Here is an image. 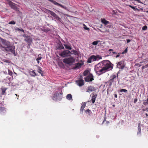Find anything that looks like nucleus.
Listing matches in <instances>:
<instances>
[{
  "mask_svg": "<svg viewBox=\"0 0 148 148\" xmlns=\"http://www.w3.org/2000/svg\"><path fill=\"white\" fill-rule=\"evenodd\" d=\"M46 11L48 13H50L51 15L54 17L57 20L60 21L61 18L54 12L49 10L47 9Z\"/></svg>",
  "mask_w": 148,
  "mask_h": 148,
  "instance_id": "obj_8",
  "label": "nucleus"
},
{
  "mask_svg": "<svg viewBox=\"0 0 148 148\" xmlns=\"http://www.w3.org/2000/svg\"><path fill=\"white\" fill-rule=\"evenodd\" d=\"M41 59H42V58L38 57L37 58H36V60H41Z\"/></svg>",
  "mask_w": 148,
  "mask_h": 148,
  "instance_id": "obj_45",
  "label": "nucleus"
},
{
  "mask_svg": "<svg viewBox=\"0 0 148 148\" xmlns=\"http://www.w3.org/2000/svg\"><path fill=\"white\" fill-rule=\"evenodd\" d=\"M7 89V88H3L1 89L2 91V95H6V93L5 92V91Z\"/></svg>",
  "mask_w": 148,
  "mask_h": 148,
  "instance_id": "obj_27",
  "label": "nucleus"
},
{
  "mask_svg": "<svg viewBox=\"0 0 148 148\" xmlns=\"http://www.w3.org/2000/svg\"><path fill=\"white\" fill-rule=\"evenodd\" d=\"M30 75L33 76L35 77L36 75V73L34 71H31L29 72Z\"/></svg>",
  "mask_w": 148,
  "mask_h": 148,
  "instance_id": "obj_28",
  "label": "nucleus"
},
{
  "mask_svg": "<svg viewBox=\"0 0 148 148\" xmlns=\"http://www.w3.org/2000/svg\"><path fill=\"white\" fill-rule=\"evenodd\" d=\"M119 54L117 55L116 56V58L118 57L119 56Z\"/></svg>",
  "mask_w": 148,
  "mask_h": 148,
  "instance_id": "obj_58",
  "label": "nucleus"
},
{
  "mask_svg": "<svg viewBox=\"0 0 148 148\" xmlns=\"http://www.w3.org/2000/svg\"><path fill=\"white\" fill-rule=\"evenodd\" d=\"M37 71L39 73H40L41 74V75L42 76H43V72L42 71V70H41V68L39 66H38V67Z\"/></svg>",
  "mask_w": 148,
  "mask_h": 148,
  "instance_id": "obj_22",
  "label": "nucleus"
},
{
  "mask_svg": "<svg viewBox=\"0 0 148 148\" xmlns=\"http://www.w3.org/2000/svg\"><path fill=\"white\" fill-rule=\"evenodd\" d=\"M58 6H60V7H61L64 8V9L66 10H68V9L65 6H64L63 5H62L61 4H60L59 3L58 4Z\"/></svg>",
  "mask_w": 148,
  "mask_h": 148,
  "instance_id": "obj_32",
  "label": "nucleus"
},
{
  "mask_svg": "<svg viewBox=\"0 0 148 148\" xmlns=\"http://www.w3.org/2000/svg\"><path fill=\"white\" fill-rule=\"evenodd\" d=\"M72 52L75 55H76L77 54V51L74 50H73L72 51Z\"/></svg>",
  "mask_w": 148,
  "mask_h": 148,
  "instance_id": "obj_42",
  "label": "nucleus"
},
{
  "mask_svg": "<svg viewBox=\"0 0 148 148\" xmlns=\"http://www.w3.org/2000/svg\"><path fill=\"white\" fill-rule=\"evenodd\" d=\"M8 4L13 9H16V7L15 6V4L12 2L9 1H8Z\"/></svg>",
  "mask_w": 148,
  "mask_h": 148,
  "instance_id": "obj_17",
  "label": "nucleus"
},
{
  "mask_svg": "<svg viewBox=\"0 0 148 148\" xmlns=\"http://www.w3.org/2000/svg\"><path fill=\"white\" fill-rule=\"evenodd\" d=\"M37 63L39 64L40 62L39 61V60H37Z\"/></svg>",
  "mask_w": 148,
  "mask_h": 148,
  "instance_id": "obj_60",
  "label": "nucleus"
},
{
  "mask_svg": "<svg viewBox=\"0 0 148 148\" xmlns=\"http://www.w3.org/2000/svg\"><path fill=\"white\" fill-rule=\"evenodd\" d=\"M129 6L131 8H132L135 11L138 10V9L136 8V6L134 7L131 5H129Z\"/></svg>",
  "mask_w": 148,
  "mask_h": 148,
  "instance_id": "obj_34",
  "label": "nucleus"
},
{
  "mask_svg": "<svg viewBox=\"0 0 148 148\" xmlns=\"http://www.w3.org/2000/svg\"><path fill=\"white\" fill-rule=\"evenodd\" d=\"M92 98L91 99V101L93 103H95V101L96 98H97V95L96 93L95 92L92 93Z\"/></svg>",
  "mask_w": 148,
  "mask_h": 148,
  "instance_id": "obj_14",
  "label": "nucleus"
},
{
  "mask_svg": "<svg viewBox=\"0 0 148 148\" xmlns=\"http://www.w3.org/2000/svg\"><path fill=\"white\" fill-rule=\"evenodd\" d=\"M145 114L146 117H147V116H148V114H147V113H146Z\"/></svg>",
  "mask_w": 148,
  "mask_h": 148,
  "instance_id": "obj_59",
  "label": "nucleus"
},
{
  "mask_svg": "<svg viewBox=\"0 0 148 148\" xmlns=\"http://www.w3.org/2000/svg\"><path fill=\"white\" fill-rule=\"evenodd\" d=\"M96 90L95 88L93 86H88L86 92H91Z\"/></svg>",
  "mask_w": 148,
  "mask_h": 148,
  "instance_id": "obj_16",
  "label": "nucleus"
},
{
  "mask_svg": "<svg viewBox=\"0 0 148 148\" xmlns=\"http://www.w3.org/2000/svg\"><path fill=\"white\" fill-rule=\"evenodd\" d=\"M15 30L16 31H21V32H23V33H24V30L22 29H21H21L18 28V27H16V28H15Z\"/></svg>",
  "mask_w": 148,
  "mask_h": 148,
  "instance_id": "obj_31",
  "label": "nucleus"
},
{
  "mask_svg": "<svg viewBox=\"0 0 148 148\" xmlns=\"http://www.w3.org/2000/svg\"><path fill=\"white\" fill-rule=\"evenodd\" d=\"M148 103V98L146 100H145L143 103V104L145 105H147Z\"/></svg>",
  "mask_w": 148,
  "mask_h": 148,
  "instance_id": "obj_37",
  "label": "nucleus"
},
{
  "mask_svg": "<svg viewBox=\"0 0 148 148\" xmlns=\"http://www.w3.org/2000/svg\"><path fill=\"white\" fill-rule=\"evenodd\" d=\"M60 95H62V93H60Z\"/></svg>",
  "mask_w": 148,
  "mask_h": 148,
  "instance_id": "obj_63",
  "label": "nucleus"
},
{
  "mask_svg": "<svg viewBox=\"0 0 148 148\" xmlns=\"http://www.w3.org/2000/svg\"><path fill=\"white\" fill-rule=\"evenodd\" d=\"M6 108L4 107H0V114L4 115L6 112Z\"/></svg>",
  "mask_w": 148,
  "mask_h": 148,
  "instance_id": "obj_15",
  "label": "nucleus"
},
{
  "mask_svg": "<svg viewBox=\"0 0 148 148\" xmlns=\"http://www.w3.org/2000/svg\"><path fill=\"white\" fill-rule=\"evenodd\" d=\"M101 64L100 62L95 66V71L96 73L99 76L105 73Z\"/></svg>",
  "mask_w": 148,
  "mask_h": 148,
  "instance_id": "obj_3",
  "label": "nucleus"
},
{
  "mask_svg": "<svg viewBox=\"0 0 148 148\" xmlns=\"http://www.w3.org/2000/svg\"><path fill=\"white\" fill-rule=\"evenodd\" d=\"M147 64L146 65V66H143V68H146V67H147L146 66H147Z\"/></svg>",
  "mask_w": 148,
  "mask_h": 148,
  "instance_id": "obj_57",
  "label": "nucleus"
},
{
  "mask_svg": "<svg viewBox=\"0 0 148 148\" xmlns=\"http://www.w3.org/2000/svg\"><path fill=\"white\" fill-rule=\"evenodd\" d=\"M58 6H60V7H61L64 8V9L66 10H68V9L65 6H64L63 5H62L61 4H60L59 3L58 4Z\"/></svg>",
  "mask_w": 148,
  "mask_h": 148,
  "instance_id": "obj_33",
  "label": "nucleus"
},
{
  "mask_svg": "<svg viewBox=\"0 0 148 148\" xmlns=\"http://www.w3.org/2000/svg\"><path fill=\"white\" fill-rule=\"evenodd\" d=\"M104 73L111 70L113 68V65L108 60H105L101 62Z\"/></svg>",
  "mask_w": 148,
  "mask_h": 148,
  "instance_id": "obj_1",
  "label": "nucleus"
},
{
  "mask_svg": "<svg viewBox=\"0 0 148 148\" xmlns=\"http://www.w3.org/2000/svg\"><path fill=\"white\" fill-rule=\"evenodd\" d=\"M66 98L69 100H72V96L71 94H68L66 96Z\"/></svg>",
  "mask_w": 148,
  "mask_h": 148,
  "instance_id": "obj_24",
  "label": "nucleus"
},
{
  "mask_svg": "<svg viewBox=\"0 0 148 148\" xmlns=\"http://www.w3.org/2000/svg\"><path fill=\"white\" fill-rule=\"evenodd\" d=\"M119 92H127V90L125 89H122L119 90Z\"/></svg>",
  "mask_w": 148,
  "mask_h": 148,
  "instance_id": "obj_39",
  "label": "nucleus"
},
{
  "mask_svg": "<svg viewBox=\"0 0 148 148\" xmlns=\"http://www.w3.org/2000/svg\"><path fill=\"white\" fill-rule=\"evenodd\" d=\"M110 26H109V25L108 26V25L107 26V27H110Z\"/></svg>",
  "mask_w": 148,
  "mask_h": 148,
  "instance_id": "obj_62",
  "label": "nucleus"
},
{
  "mask_svg": "<svg viewBox=\"0 0 148 148\" xmlns=\"http://www.w3.org/2000/svg\"><path fill=\"white\" fill-rule=\"evenodd\" d=\"M4 62L8 63H10V61L7 60H5L4 61Z\"/></svg>",
  "mask_w": 148,
  "mask_h": 148,
  "instance_id": "obj_44",
  "label": "nucleus"
},
{
  "mask_svg": "<svg viewBox=\"0 0 148 148\" xmlns=\"http://www.w3.org/2000/svg\"><path fill=\"white\" fill-rule=\"evenodd\" d=\"M8 24H13V25H14L15 24V22L14 21H12L9 22L8 23Z\"/></svg>",
  "mask_w": 148,
  "mask_h": 148,
  "instance_id": "obj_40",
  "label": "nucleus"
},
{
  "mask_svg": "<svg viewBox=\"0 0 148 148\" xmlns=\"http://www.w3.org/2000/svg\"><path fill=\"white\" fill-rule=\"evenodd\" d=\"M142 110L143 112L145 111L146 110L147 111V112L148 111V110L147 109H143Z\"/></svg>",
  "mask_w": 148,
  "mask_h": 148,
  "instance_id": "obj_51",
  "label": "nucleus"
},
{
  "mask_svg": "<svg viewBox=\"0 0 148 148\" xmlns=\"http://www.w3.org/2000/svg\"><path fill=\"white\" fill-rule=\"evenodd\" d=\"M10 45V42L3 39H1L0 41V47L4 49V50Z\"/></svg>",
  "mask_w": 148,
  "mask_h": 148,
  "instance_id": "obj_5",
  "label": "nucleus"
},
{
  "mask_svg": "<svg viewBox=\"0 0 148 148\" xmlns=\"http://www.w3.org/2000/svg\"><path fill=\"white\" fill-rule=\"evenodd\" d=\"M134 0L135 1H137L138 3L140 2V0Z\"/></svg>",
  "mask_w": 148,
  "mask_h": 148,
  "instance_id": "obj_54",
  "label": "nucleus"
},
{
  "mask_svg": "<svg viewBox=\"0 0 148 148\" xmlns=\"http://www.w3.org/2000/svg\"><path fill=\"white\" fill-rule=\"evenodd\" d=\"M100 41L99 40L95 41L93 42L92 44L94 45H97L98 44V43Z\"/></svg>",
  "mask_w": 148,
  "mask_h": 148,
  "instance_id": "obj_35",
  "label": "nucleus"
},
{
  "mask_svg": "<svg viewBox=\"0 0 148 148\" xmlns=\"http://www.w3.org/2000/svg\"><path fill=\"white\" fill-rule=\"evenodd\" d=\"M75 60V59L72 57H70L67 58H65L63 60V62L64 63L70 64L73 63Z\"/></svg>",
  "mask_w": 148,
  "mask_h": 148,
  "instance_id": "obj_6",
  "label": "nucleus"
},
{
  "mask_svg": "<svg viewBox=\"0 0 148 148\" xmlns=\"http://www.w3.org/2000/svg\"><path fill=\"white\" fill-rule=\"evenodd\" d=\"M60 48L62 49H64V47L62 45L60 46Z\"/></svg>",
  "mask_w": 148,
  "mask_h": 148,
  "instance_id": "obj_49",
  "label": "nucleus"
},
{
  "mask_svg": "<svg viewBox=\"0 0 148 148\" xmlns=\"http://www.w3.org/2000/svg\"><path fill=\"white\" fill-rule=\"evenodd\" d=\"M90 73L88 70H85L83 73V74L84 76H86L88 75L89 73Z\"/></svg>",
  "mask_w": 148,
  "mask_h": 148,
  "instance_id": "obj_23",
  "label": "nucleus"
},
{
  "mask_svg": "<svg viewBox=\"0 0 148 148\" xmlns=\"http://www.w3.org/2000/svg\"><path fill=\"white\" fill-rule=\"evenodd\" d=\"M125 65V64L124 63V61H121L118 63L117 65V67L119 69H122L124 68Z\"/></svg>",
  "mask_w": 148,
  "mask_h": 148,
  "instance_id": "obj_12",
  "label": "nucleus"
},
{
  "mask_svg": "<svg viewBox=\"0 0 148 148\" xmlns=\"http://www.w3.org/2000/svg\"><path fill=\"white\" fill-rule=\"evenodd\" d=\"M130 41V39H127V43L129 42Z\"/></svg>",
  "mask_w": 148,
  "mask_h": 148,
  "instance_id": "obj_47",
  "label": "nucleus"
},
{
  "mask_svg": "<svg viewBox=\"0 0 148 148\" xmlns=\"http://www.w3.org/2000/svg\"><path fill=\"white\" fill-rule=\"evenodd\" d=\"M101 22L104 24L105 25H107L109 23V22L106 21L105 19L103 18L101 19Z\"/></svg>",
  "mask_w": 148,
  "mask_h": 148,
  "instance_id": "obj_19",
  "label": "nucleus"
},
{
  "mask_svg": "<svg viewBox=\"0 0 148 148\" xmlns=\"http://www.w3.org/2000/svg\"><path fill=\"white\" fill-rule=\"evenodd\" d=\"M147 29V27L145 25L143 26L142 28V29L144 30Z\"/></svg>",
  "mask_w": 148,
  "mask_h": 148,
  "instance_id": "obj_43",
  "label": "nucleus"
},
{
  "mask_svg": "<svg viewBox=\"0 0 148 148\" xmlns=\"http://www.w3.org/2000/svg\"><path fill=\"white\" fill-rule=\"evenodd\" d=\"M23 37H25V40L26 41L27 43L30 44L32 42V38L30 36H25L23 35Z\"/></svg>",
  "mask_w": 148,
  "mask_h": 148,
  "instance_id": "obj_13",
  "label": "nucleus"
},
{
  "mask_svg": "<svg viewBox=\"0 0 148 148\" xmlns=\"http://www.w3.org/2000/svg\"><path fill=\"white\" fill-rule=\"evenodd\" d=\"M8 74L9 75H11V76H12V75L13 73H12V72L11 71H10L9 70H8Z\"/></svg>",
  "mask_w": 148,
  "mask_h": 148,
  "instance_id": "obj_41",
  "label": "nucleus"
},
{
  "mask_svg": "<svg viewBox=\"0 0 148 148\" xmlns=\"http://www.w3.org/2000/svg\"><path fill=\"white\" fill-rule=\"evenodd\" d=\"M43 31L44 32H47L48 31H49V30L48 29L47 30V29H44V30H43Z\"/></svg>",
  "mask_w": 148,
  "mask_h": 148,
  "instance_id": "obj_48",
  "label": "nucleus"
},
{
  "mask_svg": "<svg viewBox=\"0 0 148 148\" xmlns=\"http://www.w3.org/2000/svg\"><path fill=\"white\" fill-rule=\"evenodd\" d=\"M85 111L86 113L87 112L89 115H90L91 113V111L89 109H87V110H85Z\"/></svg>",
  "mask_w": 148,
  "mask_h": 148,
  "instance_id": "obj_36",
  "label": "nucleus"
},
{
  "mask_svg": "<svg viewBox=\"0 0 148 148\" xmlns=\"http://www.w3.org/2000/svg\"><path fill=\"white\" fill-rule=\"evenodd\" d=\"M99 30L101 32H102V33H104V32H103V31L101 30V29H99Z\"/></svg>",
  "mask_w": 148,
  "mask_h": 148,
  "instance_id": "obj_56",
  "label": "nucleus"
},
{
  "mask_svg": "<svg viewBox=\"0 0 148 148\" xmlns=\"http://www.w3.org/2000/svg\"><path fill=\"white\" fill-rule=\"evenodd\" d=\"M137 101V99H134V102L135 103H136Z\"/></svg>",
  "mask_w": 148,
  "mask_h": 148,
  "instance_id": "obj_53",
  "label": "nucleus"
},
{
  "mask_svg": "<svg viewBox=\"0 0 148 148\" xmlns=\"http://www.w3.org/2000/svg\"><path fill=\"white\" fill-rule=\"evenodd\" d=\"M76 83L80 86H81L84 85V80L82 75L80 76L79 79L76 81Z\"/></svg>",
  "mask_w": 148,
  "mask_h": 148,
  "instance_id": "obj_10",
  "label": "nucleus"
},
{
  "mask_svg": "<svg viewBox=\"0 0 148 148\" xmlns=\"http://www.w3.org/2000/svg\"><path fill=\"white\" fill-rule=\"evenodd\" d=\"M48 1H50V2L52 3L53 4H54L55 5H58L59 3L57 2L56 1H53V0H48Z\"/></svg>",
  "mask_w": 148,
  "mask_h": 148,
  "instance_id": "obj_30",
  "label": "nucleus"
},
{
  "mask_svg": "<svg viewBox=\"0 0 148 148\" xmlns=\"http://www.w3.org/2000/svg\"><path fill=\"white\" fill-rule=\"evenodd\" d=\"M86 106V103H84V104H83V105H82L81 106V107L80 109V111L81 113H82L83 112V111L84 110V108Z\"/></svg>",
  "mask_w": 148,
  "mask_h": 148,
  "instance_id": "obj_25",
  "label": "nucleus"
},
{
  "mask_svg": "<svg viewBox=\"0 0 148 148\" xmlns=\"http://www.w3.org/2000/svg\"><path fill=\"white\" fill-rule=\"evenodd\" d=\"M42 55L41 54H39L38 55V56L39 57L42 58L41 57Z\"/></svg>",
  "mask_w": 148,
  "mask_h": 148,
  "instance_id": "obj_50",
  "label": "nucleus"
},
{
  "mask_svg": "<svg viewBox=\"0 0 148 148\" xmlns=\"http://www.w3.org/2000/svg\"><path fill=\"white\" fill-rule=\"evenodd\" d=\"M83 26L84 28L85 29L88 30V31L89 30H90L89 28L87 27L86 26V25L85 24H83Z\"/></svg>",
  "mask_w": 148,
  "mask_h": 148,
  "instance_id": "obj_38",
  "label": "nucleus"
},
{
  "mask_svg": "<svg viewBox=\"0 0 148 148\" xmlns=\"http://www.w3.org/2000/svg\"><path fill=\"white\" fill-rule=\"evenodd\" d=\"M141 130L140 128V123H138V132L137 134H141Z\"/></svg>",
  "mask_w": 148,
  "mask_h": 148,
  "instance_id": "obj_21",
  "label": "nucleus"
},
{
  "mask_svg": "<svg viewBox=\"0 0 148 148\" xmlns=\"http://www.w3.org/2000/svg\"><path fill=\"white\" fill-rule=\"evenodd\" d=\"M64 45L65 46V48L69 50H71L72 49L71 47L69 45H67L65 44H64Z\"/></svg>",
  "mask_w": 148,
  "mask_h": 148,
  "instance_id": "obj_29",
  "label": "nucleus"
},
{
  "mask_svg": "<svg viewBox=\"0 0 148 148\" xmlns=\"http://www.w3.org/2000/svg\"><path fill=\"white\" fill-rule=\"evenodd\" d=\"M85 82H90L94 80V76L91 73H90L87 76H86L84 78Z\"/></svg>",
  "mask_w": 148,
  "mask_h": 148,
  "instance_id": "obj_7",
  "label": "nucleus"
},
{
  "mask_svg": "<svg viewBox=\"0 0 148 148\" xmlns=\"http://www.w3.org/2000/svg\"><path fill=\"white\" fill-rule=\"evenodd\" d=\"M59 94V93H56L54 94V96H53L55 98L57 99L58 100H61L62 98V96H60L59 98H58V96Z\"/></svg>",
  "mask_w": 148,
  "mask_h": 148,
  "instance_id": "obj_18",
  "label": "nucleus"
},
{
  "mask_svg": "<svg viewBox=\"0 0 148 148\" xmlns=\"http://www.w3.org/2000/svg\"><path fill=\"white\" fill-rule=\"evenodd\" d=\"M15 95H16V96H18V97H19V95H17V94H15Z\"/></svg>",
  "mask_w": 148,
  "mask_h": 148,
  "instance_id": "obj_61",
  "label": "nucleus"
},
{
  "mask_svg": "<svg viewBox=\"0 0 148 148\" xmlns=\"http://www.w3.org/2000/svg\"><path fill=\"white\" fill-rule=\"evenodd\" d=\"M70 53L71 52L70 51L66 50L62 52L60 54V55L62 57H66L70 56Z\"/></svg>",
  "mask_w": 148,
  "mask_h": 148,
  "instance_id": "obj_9",
  "label": "nucleus"
},
{
  "mask_svg": "<svg viewBox=\"0 0 148 148\" xmlns=\"http://www.w3.org/2000/svg\"><path fill=\"white\" fill-rule=\"evenodd\" d=\"M119 80L118 73L117 74L113 73L110 77V79L108 82L109 84V86L110 87L112 84H115L116 82Z\"/></svg>",
  "mask_w": 148,
  "mask_h": 148,
  "instance_id": "obj_2",
  "label": "nucleus"
},
{
  "mask_svg": "<svg viewBox=\"0 0 148 148\" xmlns=\"http://www.w3.org/2000/svg\"><path fill=\"white\" fill-rule=\"evenodd\" d=\"M106 121V118L105 117L104 118V120H103V123L104 122H105Z\"/></svg>",
  "mask_w": 148,
  "mask_h": 148,
  "instance_id": "obj_55",
  "label": "nucleus"
},
{
  "mask_svg": "<svg viewBox=\"0 0 148 148\" xmlns=\"http://www.w3.org/2000/svg\"><path fill=\"white\" fill-rule=\"evenodd\" d=\"M107 123H109V121H107Z\"/></svg>",
  "mask_w": 148,
  "mask_h": 148,
  "instance_id": "obj_64",
  "label": "nucleus"
},
{
  "mask_svg": "<svg viewBox=\"0 0 148 148\" xmlns=\"http://www.w3.org/2000/svg\"><path fill=\"white\" fill-rule=\"evenodd\" d=\"M97 57L96 56L94 55L91 56L89 58L87 61V63H90L92 62L95 61L97 60Z\"/></svg>",
  "mask_w": 148,
  "mask_h": 148,
  "instance_id": "obj_11",
  "label": "nucleus"
},
{
  "mask_svg": "<svg viewBox=\"0 0 148 148\" xmlns=\"http://www.w3.org/2000/svg\"><path fill=\"white\" fill-rule=\"evenodd\" d=\"M15 46L13 45H11L10 44L4 50L6 51L10 52L15 56L16 55V53L15 52Z\"/></svg>",
  "mask_w": 148,
  "mask_h": 148,
  "instance_id": "obj_4",
  "label": "nucleus"
},
{
  "mask_svg": "<svg viewBox=\"0 0 148 148\" xmlns=\"http://www.w3.org/2000/svg\"><path fill=\"white\" fill-rule=\"evenodd\" d=\"M114 97L115 98H117V94H115L114 95Z\"/></svg>",
  "mask_w": 148,
  "mask_h": 148,
  "instance_id": "obj_52",
  "label": "nucleus"
},
{
  "mask_svg": "<svg viewBox=\"0 0 148 148\" xmlns=\"http://www.w3.org/2000/svg\"><path fill=\"white\" fill-rule=\"evenodd\" d=\"M82 65V64L81 63H76V64L74 67V69H75L76 68H79L81 67Z\"/></svg>",
  "mask_w": 148,
  "mask_h": 148,
  "instance_id": "obj_20",
  "label": "nucleus"
},
{
  "mask_svg": "<svg viewBox=\"0 0 148 148\" xmlns=\"http://www.w3.org/2000/svg\"><path fill=\"white\" fill-rule=\"evenodd\" d=\"M103 32H104V33L106 32H109V29H106L105 31H103Z\"/></svg>",
  "mask_w": 148,
  "mask_h": 148,
  "instance_id": "obj_46",
  "label": "nucleus"
},
{
  "mask_svg": "<svg viewBox=\"0 0 148 148\" xmlns=\"http://www.w3.org/2000/svg\"><path fill=\"white\" fill-rule=\"evenodd\" d=\"M108 51H109L110 52L109 54L111 55H112L114 54H116L117 53L116 52L113 51V49H109L108 50Z\"/></svg>",
  "mask_w": 148,
  "mask_h": 148,
  "instance_id": "obj_26",
  "label": "nucleus"
}]
</instances>
